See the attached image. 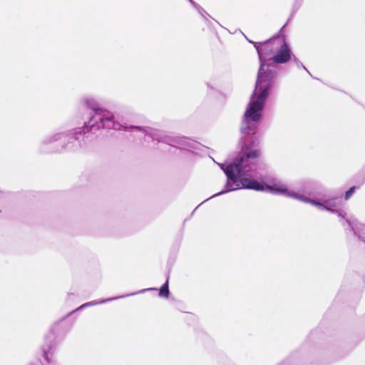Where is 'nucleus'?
<instances>
[{"instance_id":"1","label":"nucleus","mask_w":365,"mask_h":365,"mask_svg":"<svg viewBox=\"0 0 365 365\" xmlns=\"http://www.w3.org/2000/svg\"><path fill=\"white\" fill-rule=\"evenodd\" d=\"M259 155L258 148L253 145H246L232 163L227 166L219 164L227 177L225 188L205 201L242 188L282 195L311 204L320 210L336 213L342 226L350 229L359 240L365 242V224L359 222L354 216H347L346 211L339 208L342 205L341 197H327L321 192L308 193L309 196H305L301 191L295 192L289 190L287 185L282 182H276L271 185H267L254 180L252 177L256 171Z\"/></svg>"},{"instance_id":"2","label":"nucleus","mask_w":365,"mask_h":365,"mask_svg":"<svg viewBox=\"0 0 365 365\" xmlns=\"http://www.w3.org/2000/svg\"><path fill=\"white\" fill-rule=\"evenodd\" d=\"M85 106L94 111V114L89 120L85 123V126L77 128L66 132H58L45 136L40 143V150L42 153L61 152L67 148L68 143L73 140L79 139V135L85 134L93 130L100 128L121 129L130 132L136 138H143L145 142L152 140L158 143H164L180 149L191 150L197 149L200 145L197 142L180 136L167 135L164 131L150 127L125 126L114 121V115L110 111L101 108L96 99L86 98L83 99Z\"/></svg>"},{"instance_id":"3","label":"nucleus","mask_w":365,"mask_h":365,"mask_svg":"<svg viewBox=\"0 0 365 365\" xmlns=\"http://www.w3.org/2000/svg\"><path fill=\"white\" fill-rule=\"evenodd\" d=\"M278 38H272L262 43L250 41L257 50L260 66L255 91L244 114L241 126V132L243 134H254L262 118L261 113L276 74L275 66L270 65L269 62L271 61L268 59L274 55L277 49Z\"/></svg>"},{"instance_id":"4","label":"nucleus","mask_w":365,"mask_h":365,"mask_svg":"<svg viewBox=\"0 0 365 365\" xmlns=\"http://www.w3.org/2000/svg\"><path fill=\"white\" fill-rule=\"evenodd\" d=\"M60 324H54L48 334L44 338V342L41 347L42 356L45 363L47 364H53L55 363L54 351L56 348V338Z\"/></svg>"},{"instance_id":"5","label":"nucleus","mask_w":365,"mask_h":365,"mask_svg":"<svg viewBox=\"0 0 365 365\" xmlns=\"http://www.w3.org/2000/svg\"><path fill=\"white\" fill-rule=\"evenodd\" d=\"M294 54L284 38H278V46L273 55L268 60L274 63H286L291 61Z\"/></svg>"},{"instance_id":"6","label":"nucleus","mask_w":365,"mask_h":365,"mask_svg":"<svg viewBox=\"0 0 365 365\" xmlns=\"http://www.w3.org/2000/svg\"><path fill=\"white\" fill-rule=\"evenodd\" d=\"M152 289H154L153 288H150V289H143V290L139 291L138 292H136V294L143 293V292H145L146 291L152 290ZM133 294H135V293L128 294L123 295V296H119V297L108 298V299H102V300H100V301H91V302H87V303H85V304L81 305L76 309H75L73 312H71L70 313V314L71 313H73V312H76L77 310L81 309L83 308H86V307H91V306H94V305H97V304H103V303H106L107 302H110V301H113V300H115V299H120V298H122V297H128V296L133 295Z\"/></svg>"},{"instance_id":"7","label":"nucleus","mask_w":365,"mask_h":365,"mask_svg":"<svg viewBox=\"0 0 365 365\" xmlns=\"http://www.w3.org/2000/svg\"><path fill=\"white\" fill-rule=\"evenodd\" d=\"M170 294L168 288V279L163 284L160 289L159 295L163 297H168Z\"/></svg>"},{"instance_id":"8","label":"nucleus","mask_w":365,"mask_h":365,"mask_svg":"<svg viewBox=\"0 0 365 365\" xmlns=\"http://www.w3.org/2000/svg\"><path fill=\"white\" fill-rule=\"evenodd\" d=\"M292 61H294L297 67L304 68L307 72L309 73L307 68L303 65V63L294 55Z\"/></svg>"},{"instance_id":"9","label":"nucleus","mask_w":365,"mask_h":365,"mask_svg":"<svg viewBox=\"0 0 365 365\" xmlns=\"http://www.w3.org/2000/svg\"><path fill=\"white\" fill-rule=\"evenodd\" d=\"M355 187H350L349 190H347L345 193L344 199L347 200L354 192Z\"/></svg>"},{"instance_id":"10","label":"nucleus","mask_w":365,"mask_h":365,"mask_svg":"<svg viewBox=\"0 0 365 365\" xmlns=\"http://www.w3.org/2000/svg\"><path fill=\"white\" fill-rule=\"evenodd\" d=\"M194 8L197 11V12L203 17L205 18L204 16V13H205V10L200 6L198 5L197 4L196 5L194 6Z\"/></svg>"},{"instance_id":"11","label":"nucleus","mask_w":365,"mask_h":365,"mask_svg":"<svg viewBox=\"0 0 365 365\" xmlns=\"http://www.w3.org/2000/svg\"><path fill=\"white\" fill-rule=\"evenodd\" d=\"M190 4L191 5L194 7L195 5L197 4V3H195L193 0H187Z\"/></svg>"},{"instance_id":"12","label":"nucleus","mask_w":365,"mask_h":365,"mask_svg":"<svg viewBox=\"0 0 365 365\" xmlns=\"http://www.w3.org/2000/svg\"><path fill=\"white\" fill-rule=\"evenodd\" d=\"M190 4L191 5L194 7L195 5L197 4V3H195L193 0H187Z\"/></svg>"},{"instance_id":"13","label":"nucleus","mask_w":365,"mask_h":365,"mask_svg":"<svg viewBox=\"0 0 365 365\" xmlns=\"http://www.w3.org/2000/svg\"><path fill=\"white\" fill-rule=\"evenodd\" d=\"M29 365H40L38 362H36V364L34 363H31L29 364Z\"/></svg>"}]
</instances>
